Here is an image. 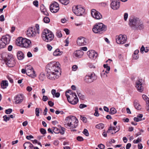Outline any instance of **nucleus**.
<instances>
[{"mask_svg":"<svg viewBox=\"0 0 149 149\" xmlns=\"http://www.w3.org/2000/svg\"><path fill=\"white\" fill-rule=\"evenodd\" d=\"M6 45H7L3 42L2 40H0V49L5 48Z\"/></svg>","mask_w":149,"mask_h":149,"instance_id":"34","label":"nucleus"},{"mask_svg":"<svg viewBox=\"0 0 149 149\" xmlns=\"http://www.w3.org/2000/svg\"><path fill=\"white\" fill-rule=\"evenodd\" d=\"M33 28L35 29V30L37 31L38 34L39 33V26L38 24H36V27H33Z\"/></svg>","mask_w":149,"mask_h":149,"instance_id":"40","label":"nucleus"},{"mask_svg":"<svg viewBox=\"0 0 149 149\" xmlns=\"http://www.w3.org/2000/svg\"><path fill=\"white\" fill-rule=\"evenodd\" d=\"M2 57L5 60L6 64L9 67H13L15 66V60L11 56L6 53H3Z\"/></svg>","mask_w":149,"mask_h":149,"instance_id":"5","label":"nucleus"},{"mask_svg":"<svg viewBox=\"0 0 149 149\" xmlns=\"http://www.w3.org/2000/svg\"><path fill=\"white\" fill-rule=\"evenodd\" d=\"M50 10L53 13L57 12L59 10V7L58 3L56 2H53L50 5Z\"/></svg>","mask_w":149,"mask_h":149,"instance_id":"12","label":"nucleus"},{"mask_svg":"<svg viewBox=\"0 0 149 149\" xmlns=\"http://www.w3.org/2000/svg\"><path fill=\"white\" fill-rule=\"evenodd\" d=\"M110 6L111 8L113 10H117L119 8L120 3H111Z\"/></svg>","mask_w":149,"mask_h":149,"instance_id":"24","label":"nucleus"},{"mask_svg":"<svg viewBox=\"0 0 149 149\" xmlns=\"http://www.w3.org/2000/svg\"><path fill=\"white\" fill-rule=\"evenodd\" d=\"M62 4L65 5L68 4L69 3V0H58Z\"/></svg>","mask_w":149,"mask_h":149,"instance_id":"33","label":"nucleus"},{"mask_svg":"<svg viewBox=\"0 0 149 149\" xmlns=\"http://www.w3.org/2000/svg\"><path fill=\"white\" fill-rule=\"evenodd\" d=\"M62 52L60 51L58 49H56L53 52V54L54 56H57L61 55Z\"/></svg>","mask_w":149,"mask_h":149,"instance_id":"29","label":"nucleus"},{"mask_svg":"<svg viewBox=\"0 0 149 149\" xmlns=\"http://www.w3.org/2000/svg\"><path fill=\"white\" fill-rule=\"evenodd\" d=\"M78 68L77 66L76 65H74L73 66L72 68V70L74 71H76Z\"/></svg>","mask_w":149,"mask_h":149,"instance_id":"56","label":"nucleus"},{"mask_svg":"<svg viewBox=\"0 0 149 149\" xmlns=\"http://www.w3.org/2000/svg\"><path fill=\"white\" fill-rule=\"evenodd\" d=\"M67 93H70V91H67L65 93V95L67 98L68 100L69 101L72 98V97L71 96L70 97V96L67 94Z\"/></svg>","mask_w":149,"mask_h":149,"instance_id":"41","label":"nucleus"},{"mask_svg":"<svg viewBox=\"0 0 149 149\" xmlns=\"http://www.w3.org/2000/svg\"><path fill=\"white\" fill-rule=\"evenodd\" d=\"M117 111L116 109L112 107L110 109L109 114L113 115L116 113Z\"/></svg>","mask_w":149,"mask_h":149,"instance_id":"35","label":"nucleus"},{"mask_svg":"<svg viewBox=\"0 0 149 149\" xmlns=\"http://www.w3.org/2000/svg\"><path fill=\"white\" fill-rule=\"evenodd\" d=\"M23 100V95H18L15 97V103L16 104H19L22 102Z\"/></svg>","mask_w":149,"mask_h":149,"instance_id":"18","label":"nucleus"},{"mask_svg":"<svg viewBox=\"0 0 149 149\" xmlns=\"http://www.w3.org/2000/svg\"><path fill=\"white\" fill-rule=\"evenodd\" d=\"M43 20L44 22L46 23H48L50 22V19L49 18L47 17H45L43 19Z\"/></svg>","mask_w":149,"mask_h":149,"instance_id":"42","label":"nucleus"},{"mask_svg":"<svg viewBox=\"0 0 149 149\" xmlns=\"http://www.w3.org/2000/svg\"><path fill=\"white\" fill-rule=\"evenodd\" d=\"M68 102L72 104H75L78 102V99L77 97L74 98L73 99L72 98Z\"/></svg>","mask_w":149,"mask_h":149,"instance_id":"28","label":"nucleus"},{"mask_svg":"<svg viewBox=\"0 0 149 149\" xmlns=\"http://www.w3.org/2000/svg\"><path fill=\"white\" fill-rule=\"evenodd\" d=\"M78 95L79 98L82 100H84L85 98L84 96L83 95L80 93L78 91H77Z\"/></svg>","mask_w":149,"mask_h":149,"instance_id":"38","label":"nucleus"},{"mask_svg":"<svg viewBox=\"0 0 149 149\" xmlns=\"http://www.w3.org/2000/svg\"><path fill=\"white\" fill-rule=\"evenodd\" d=\"M87 54L90 58L93 60H95L97 56V54L93 50L88 51Z\"/></svg>","mask_w":149,"mask_h":149,"instance_id":"17","label":"nucleus"},{"mask_svg":"<svg viewBox=\"0 0 149 149\" xmlns=\"http://www.w3.org/2000/svg\"><path fill=\"white\" fill-rule=\"evenodd\" d=\"M60 65L58 62H52L46 66L47 77L49 79L54 80L58 79L61 74Z\"/></svg>","mask_w":149,"mask_h":149,"instance_id":"1","label":"nucleus"},{"mask_svg":"<svg viewBox=\"0 0 149 149\" xmlns=\"http://www.w3.org/2000/svg\"><path fill=\"white\" fill-rule=\"evenodd\" d=\"M77 139L79 141H83L84 140L83 138L81 136H78L77 137Z\"/></svg>","mask_w":149,"mask_h":149,"instance_id":"59","label":"nucleus"},{"mask_svg":"<svg viewBox=\"0 0 149 149\" xmlns=\"http://www.w3.org/2000/svg\"><path fill=\"white\" fill-rule=\"evenodd\" d=\"M80 118L82 121L84 123H86L87 121L86 118L85 117H83L81 116Z\"/></svg>","mask_w":149,"mask_h":149,"instance_id":"52","label":"nucleus"},{"mask_svg":"<svg viewBox=\"0 0 149 149\" xmlns=\"http://www.w3.org/2000/svg\"><path fill=\"white\" fill-rule=\"evenodd\" d=\"M72 10L73 13L77 16L81 15L84 12V8L80 5L73 7Z\"/></svg>","mask_w":149,"mask_h":149,"instance_id":"9","label":"nucleus"},{"mask_svg":"<svg viewBox=\"0 0 149 149\" xmlns=\"http://www.w3.org/2000/svg\"><path fill=\"white\" fill-rule=\"evenodd\" d=\"M26 74L28 76L32 78L36 77L35 72L31 65H27L26 67Z\"/></svg>","mask_w":149,"mask_h":149,"instance_id":"11","label":"nucleus"},{"mask_svg":"<svg viewBox=\"0 0 149 149\" xmlns=\"http://www.w3.org/2000/svg\"><path fill=\"white\" fill-rule=\"evenodd\" d=\"M142 80L139 79L136 80L135 83V87L137 91L140 92L142 93L143 91V87L142 86Z\"/></svg>","mask_w":149,"mask_h":149,"instance_id":"14","label":"nucleus"},{"mask_svg":"<svg viewBox=\"0 0 149 149\" xmlns=\"http://www.w3.org/2000/svg\"><path fill=\"white\" fill-rule=\"evenodd\" d=\"M94 115L96 116H99V114L98 112V108L97 107H96L95 109V113L94 114Z\"/></svg>","mask_w":149,"mask_h":149,"instance_id":"48","label":"nucleus"},{"mask_svg":"<svg viewBox=\"0 0 149 149\" xmlns=\"http://www.w3.org/2000/svg\"><path fill=\"white\" fill-rule=\"evenodd\" d=\"M106 26L102 23H96L93 28L92 30L94 33H102L106 31Z\"/></svg>","mask_w":149,"mask_h":149,"instance_id":"7","label":"nucleus"},{"mask_svg":"<svg viewBox=\"0 0 149 149\" xmlns=\"http://www.w3.org/2000/svg\"><path fill=\"white\" fill-rule=\"evenodd\" d=\"M120 129V127L119 125L116 126V127H113V130L114 131H116L114 132V133H116V132L118 131Z\"/></svg>","mask_w":149,"mask_h":149,"instance_id":"39","label":"nucleus"},{"mask_svg":"<svg viewBox=\"0 0 149 149\" xmlns=\"http://www.w3.org/2000/svg\"><path fill=\"white\" fill-rule=\"evenodd\" d=\"M127 37L126 36L120 34L117 36L116 37V42L119 44H123L125 43L127 41Z\"/></svg>","mask_w":149,"mask_h":149,"instance_id":"10","label":"nucleus"},{"mask_svg":"<svg viewBox=\"0 0 149 149\" xmlns=\"http://www.w3.org/2000/svg\"><path fill=\"white\" fill-rule=\"evenodd\" d=\"M40 131L42 134H46V130L45 129L43 128L40 129Z\"/></svg>","mask_w":149,"mask_h":149,"instance_id":"57","label":"nucleus"},{"mask_svg":"<svg viewBox=\"0 0 149 149\" xmlns=\"http://www.w3.org/2000/svg\"><path fill=\"white\" fill-rule=\"evenodd\" d=\"M5 20L4 17L3 15H1L0 16V21L1 22L4 21Z\"/></svg>","mask_w":149,"mask_h":149,"instance_id":"63","label":"nucleus"},{"mask_svg":"<svg viewBox=\"0 0 149 149\" xmlns=\"http://www.w3.org/2000/svg\"><path fill=\"white\" fill-rule=\"evenodd\" d=\"M33 4L36 7H38V2L37 0L34 1L33 2Z\"/></svg>","mask_w":149,"mask_h":149,"instance_id":"51","label":"nucleus"},{"mask_svg":"<svg viewBox=\"0 0 149 149\" xmlns=\"http://www.w3.org/2000/svg\"><path fill=\"white\" fill-rule=\"evenodd\" d=\"M84 52L81 50H77L74 52L73 54V57L76 58L81 57Z\"/></svg>","mask_w":149,"mask_h":149,"instance_id":"19","label":"nucleus"},{"mask_svg":"<svg viewBox=\"0 0 149 149\" xmlns=\"http://www.w3.org/2000/svg\"><path fill=\"white\" fill-rule=\"evenodd\" d=\"M17 56L18 59L19 60H22L24 58V54L21 51L18 52L17 54Z\"/></svg>","mask_w":149,"mask_h":149,"instance_id":"27","label":"nucleus"},{"mask_svg":"<svg viewBox=\"0 0 149 149\" xmlns=\"http://www.w3.org/2000/svg\"><path fill=\"white\" fill-rule=\"evenodd\" d=\"M12 111V109H9L5 110V113L7 114H9Z\"/></svg>","mask_w":149,"mask_h":149,"instance_id":"49","label":"nucleus"},{"mask_svg":"<svg viewBox=\"0 0 149 149\" xmlns=\"http://www.w3.org/2000/svg\"><path fill=\"white\" fill-rule=\"evenodd\" d=\"M145 48L143 45H142L140 49V52L142 53H143V51H145Z\"/></svg>","mask_w":149,"mask_h":149,"instance_id":"61","label":"nucleus"},{"mask_svg":"<svg viewBox=\"0 0 149 149\" xmlns=\"http://www.w3.org/2000/svg\"><path fill=\"white\" fill-rule=\"evenodd\" d=\"M17 45L21 47L28 48L31 46V41L26 38H23L21 37L18 38L16 40Z\"/></svg>","mask_w":149,"mask_h":149,"instance_id":"4","label":"nucleus"},{"mask_svg":"<svg viewBox=\"0 0 149 149\" xmlns=\"http://www.w3.org/2000/svg\"><path fill=\"white\" fill-rule=\"evenodd\" d=\"M91 15L93 17L97 19H100L102 17L101 14L94 9H92Z\"/></svg>","mask_w":149,"mask_h":149,"instance_id":"16","label":"nucleus"},{"mask_svg":"<svg viewBox=\"0 0 149 149\" xmlns=\"http://www.w3.org/2000/svg\"><path fill=\"white\" fill-rule=\"evenodd\" d=\"M39 109L38 108H36L35 109V114L37 117L39 116Z\"/></svg>","mask_w":149,"mask_h":149,"instance_id":"45","label":"nucleus"},{"mask_svg":"<svg viewBox=\"0 0 149 149\" xmlns=\"http://www.w3.org/2000/svg\"><path fill=\"white\" fill-rule=\"evenodd\" d=\"M128 14L127 13H125L124 15V18L125 21H126L128 18Z\"/></svg>","mask_w":149,"mask_h":149,"instance_id":"58","label":"nucleus"},{"mask_svg":"<svg viewBox=\"0 0 149 149\" xmlns=\"http://www.w3.org/2000/svg\"><path fill=\"white\" fill-rule=\"evenodd\" d=\"M81 50H83L84 51H86L87 50V48L86 47H81L80 48Z\"/></svg>","mask_w":149,"mask_h":149,"instance_id":"64","label":"nucleus"},{"mask_svg":"<svg viewBox=\"0 0 149 149\" xmlns=\"http://www.w3.org/2000/svg\"><path fill=\"white\" fill-rule=\"evenodd\" d=\"M54 37L53 33L47 29L44 30L42 34V39L47 42H50L52 40L54 39Z\"/></svg>","mask_w":149,"mask_h":149,"instance_id":"6","label":"nucleus"},{"mask_svg":"<svg viewBox=\"0 0 149 149\" xmlns=\"http://www.w3.org/2000/svg\"><path fill=\"white\" fill-rule=\"evenodd\" d=\"M40 9L42 13L46 16L49 15V14L47 11L46 8H45L43 4L41 5L40 6Z\"/></svg>","mask_w":149,"mask_h":149,"instance_id":"23","label":"nucleus"},{"mask_svg":"<svg viewBox=\"0 0 149 149\" xmlns=\"http://www.w3.org/2000/svg\"><path fill=\"white\" fill-rule=\"evenodd\" d=\"M98 147L101 149H104L105 148V146L102 144L98 145Z\"/></svg>","mask_w":149,"mask_h":149,"instance_id":"54","label":"nucleus"},{"mask_svg":"<svg viewBox=\"0 0 149 149\" xmlns=\"http://www.w3.org/2000/svg\"><path fill=\"white\" fill-rule=\"evenodd\" d=\"M97 78V77L95 74L93 72L88 73L85 77L84 80L87 83L93 82Z\"/></svg>","mask_w":149,"mask_h":149,"instance_id":"8","label":"nucleus"},{"mask_svg":"<svg viewBox=\"0 0 149 149\" xmlns=\"http://www.w3.org/2000/svg\"><path fill=\"white\" fill-rule=\"evenodd\" d=\"M23 146L24 149H33V146L29 142H25L24 145Z\"/></svg>","mask_w":149,"mask_h":149,"instance_id":"21","label":"nucleus"},{"mask_svg":"<svg viewBox=\"0 0 149 149\" xmlns=\"http://www.w3.org/2000/svg\"><path fill=\"white\" fill-rule=\"evenodd\" d=\"M45 78V74L43 72L40 73L38 76L39 79L41 81H43Z\"/></svg>","mask_w":149,"mask_h":149,"instance_id":"31","label":"nucleus"},{"mask_svg":"<svg viewBox=\"0 0 149 149\" xmlns=\"http://www.w3.org/2000/svg\"><path fill=\"white\" fill-rule=\"evenodd\" d=\"M3 118H4V120L5 122H6L10 120V117L9 116H7V115H5L3 116Z\"/></svg>","mask_w":149,"mask_h":149,"instance_id":"43","label":"nucleus"},{"mask_svg":"<svg viewBox=\"0 0 149 149\" xmlns=\"http://www.w3.org/2000/svg\"><path fill=\"white\" fill-rule=\"evenodd\" d=\"M78 121L77 118L73 116L66 117L64 122L65 127L70 129L76 128L78 125Z\"/></svg>","mask_w":149,"mask_h":149,"instance_id":"2","label":"nucleus"},{"mask_svg":"<svg viewBox=\"0 0 149 149\" xmlns=\"http://www.w3.org/2000/svg\"><path fill=\"white\" fill-rule=\"evenodd\" d=\"M11 39V37L8 35L3 36L1 38V40L8 45L9 44Z\"/></svg>","mask_w":149,"mask_h":149,"instance_id":"20","label":"nucleus"},{"mask_svg":"<svg viewBox=\"0 0 149 149\" xmlns=\"http://www.w3.org/2000/svg\"><path fill=\"white\" fill-rule=\"evenodd\" d=\"M141 138H138L136 140H134L133 142L134 143H137L139 142H141Z\"/></svg>","mask_w":149,"mask_h":149,"instance_id":"44","label":"nucleus"},{"mask_svg":"<svg viewBox=\"0 0 149 149\" xmlns=\"http://www.w3.org/2000/svg\"><path fill=\"white\" fill-rule=\"evenodd\" d=\"M8 85V84L7 81H3L1 83V87L3 89L6 88Z\"/></svg>","mask_w":149,"mask_h":149,"instance_id":"30","label":"nucleus"},{"mask_svg":"<svg viewBox=\"0 0 149 149\" xmlns=\"http://www.w3.org/2000/svg\"><path fill=\"white\" fill-rule=\"evenodd\" d=\"M70 94L71 96H72L73 97L77 98V96L76 94L74 93H72L71 92V91H70Z\"/></svg>","mask_w":149,"mask_h":149,"instance_id":"47","label":"nucleus"},{"mask_svg":"<svg viewBox=\"0 0 149 149\" xmlns=\"http://www.w3.org/2000/svg\"><path fill=\"white\" fill-rule=\"evenodd\" d=\"M83 133L85 134L86 136H89V133L88 130L86 129H84L83 132Z\"/></svg>","mask_w":149,"mask_h":149,"instance_id":"46","label":"nucleus"},{"mask_svg":"<svg viewBox=\"0 0 149 149\" xmlns=\"http://www.w3.org/2000/svg\"><path fill=\"white\" fill-rule=\"evenodd\" d=\"M134 105L135 108L138 110H139L141 109V106L140 104L139 101L137 100L134 101Z\"/></svg>","mask_w":149,"mask_h":149,"instance_id":"22","label":"nucleus"},{"mask_svg":"<svg viewBox=\"0 0 149 149\" xmlns=\"http://www.w3.org/2000/svg\"><path fill=\"white\" fill-rule=\"evenodd\" d=\"M77 42L79 46L85 45L87 43V40L84 37H80L77 38Z\"/></svg>","mask_w":149,"mask_h":149,"instance_id":"15","label":"nucleus"},{"mask_svg":"<svg viewBox=\"0 0 149 149\" xmlns=\"http://www.w3.org/2000/svg\"><path fill=\"white\" fill-rule=\"evenodd\" d=\"M129 24L134 29L142 30L144 28L143 22L137 17H130L129 20Z\"/></svg>","mask_w":149,"mask_h":149,"instance_id":"3","label":"nucleus"},{"mask_svg":"<svg viewBox=\"0 0 149 149\" xmlns=\"http://www.w3.org/2000/svg\"><path fill=\"white\" fill-rule=\"evenodd\" d=\"M48 104L50 107H52L54 105V102L51 101H48Z\"/></svg>","mask_w":149,"mask_h":149,"instance_id":"62","label":"nucleus"},{"mask_svg":"<svg viewBox=\"0 0 149 149\" xmlns=\"http://www.w3.org/2000/svg\"><path fill=\"white\" fill-rule=\"evenodd\" d=\"M143 99L146 102V101H148L149 98L145 95L143 94L142 96Z\"/></svg>","mask_w":149,"mask_h":149,"instance_id":"50","label":"nucleus"},{"mask_svg":"<svg viewBox=\"0 0 149 149\" xmlns=\"http://www.w3.org/2000/svg\"><path fill=\"white\" fill-rule=\"evenodd\" d=\"M104 127V125L102 123H99L95 126V127L96 128L99 129H102Z\"/></svg>","mask_w":149,"mask_h":149,"instance_id":"32","label":"nucleus"},{"mask_svg":"<svg viewBox=\"0 0 149 149\" xmlns=\"http://www.w3.org/2000/svg\"><path fill=\"white\" fill-rule=\"evenodd\" d=\"M33 136L31 135L27 136L26 137V138L28 140H30L31 139L33 138Z\"/></svg>","mask_w":149,"mask_h":149,"instance_id":"60","label":"nucleus"},{"mask_svg":"<svg viewBox=\"0 0 149 149\" xmlns=\"http://www.w3.org/2000/svg\"><path fill=\"white\" fill-rule=\"evenodd\" d=\"M56 90L53 89L52 90L51 93L53 96V97L55 96L56 97H58L60 95V94L59 92H56Z\"/></svg>","mask_w":149,"mask_h":149,"instance_id":"26","label":"nucleus"},{"mask_svg":"<svg viewBox=\"0 0 149 149\" xmlns=\"http://www.w3.org/2000/svg\"><path fill=\"white\" fill-rule=\"evenodd\" d=\"M143 115L141 114H138L137 117H134V120L136 122H139L143 120V119L141 118L143 117ZM145 118H143V120H144Z\"/></svg>","mask_w":149,"mask_h":149,"instance_id":"25","label":"nucleus"},{"mask_svg":"<svg viewBox=\"0 0 149 149\" xmlns=\"http://www.w3.org/2000/svg\"><path fill=\"white\" fill-rule=\"evenodd\" d=\"M48 99V97L45 95H43L42 98V100L44 102L47 101Z\"/></svg>","mask_w":149,"mask_h":149,"instance_id":"55","label":"nucleus"},{"mask_svg":"<svg viewBox=\"0 0 149 149\" xmlns=\"http://www.w3.org/2000/svg\"><path fill=\"white\" fill-rule=\"evenodd\" d=\"M87 107V105L84 104H80L79 106V108L80 109H83L84 108L86 107Z\"/></svg>","mask_w":149,"mask_h":149,"instance_id":"53","label":"nucleus"},{"mask_svg":"<svg viewBox=\"0 0 149 149\" xmlns=\"http://www.w3.org/2000/svg\"><path fill=\"white\" fill-rule=\"evenodd\" d=\"M52 130L53 132L56 134H58L59 133L60 130L56 127H53Z\"/></svg>","mask_w":149,"mask_h":149,"instance_id":"37","label":"nucleus"},{"mask_svg":"<svg viewBox=\"0 0 149 149\" xmlns=\"http://www.w3.org/2000/svg\"><path fill=\"white\" fill-rule=\"evenodd\" d=\"M56 35L58 38H61L62 36L61 32L59 30L57 31L56 33Z\"/></svg>","mask_w":149,"mask_h":149,"instance_id":"36","label":"nucleus"},{"mask_svg":"<svg viewBox=\"0 0 149 149\" xmlns=\"http://www.w3.org/2000/svg\"><path fill=\"white\" fill-rule=\"evenodd\" d=\"M33 27L29 28L26 32L27 36L30 37H35L38 34V33L37 31Z\"/></svg>","mask_w":149,"mask_h":149,"instance_id":"13","label":"nucleus"}]
</instances>
